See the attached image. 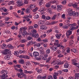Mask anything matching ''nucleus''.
Here are the masks:
<instances>
[{
  "mask_svg": "<svg viewBox=\"0 0 79 79\" xmlns=\"http://www.w3.org/2000/svg\"><path fill=\"white\" fill-rule=\"evenodd\" d=\"M38 10V8H37V7H36L35 9H34L33 10V12H36V11H37Z\"/></svg>",
  "mask_w": 79,
  "mask_h": 79,
  "instance_id": "46",
  "label": "nucleus"
},
{
  "mask_svg": "<svg viewBox=\"0 0 79 79\" xmlns=\"http://www.w3.org/2000/svg\"><path fill=\"white\" fill-rule=\"evenodd\" d=\"M57 56L58 57H59L60 58H62V57H63V56H64V55L61 54H59L57 55Z\"/></svg>",
  "mask_w": 79,
  "mask_h": 79,
  "instance_id": "28",
  "label": "nucleus"
},
{
  "mask_svg": "<svg viewBox=\"0 0 79 79\" xmlns=\"http://www.w3.org/2000/svg\"><path fill=\"white\" fill-rule=\"evenodd\" d=\"M42 4H43V2H42V1H40L39 2V5H40V6H41V5H42Z\"/></svg>",
  "mask_w": 79,
  "mask_h": 79,
  "instance_id": "60",
  "label": "nucleus"
},
{
  "mask_svg": "<svg viewBox=\"0 0 79 79\" xmlns=\"http://www.w3.org/2000/svg\"><path fill=\"white\" fill-rule=\"evenodd\" d=\"M47 11L48 12H49V13H52V10H51V9H48L47 10Z\"/></svg>",
  "mask_w": 79,
  "mask_h": 79,
  "instance_id": "58",
  "label": "nucleus"
},
{
  "mask_svg": "<svg viewBox=\"0 0 79 79\" xmlns=\"http://www.w3.org/2000/svg\"><path fill=\"white\" fill-rule=\"evenodd\" d=\"M58 23V21H53V22H52L51 23V24H56V23Z\"/></svg>",
  "mask_w": 79,
  "mask_h": 79,
  "instance_id": "39",
  "label": "nucleus"
},
{
  "mask_svg": "<svg viewBox=\"0 0 79 79\" xmlns=\"http://www.w3.org/2000/svg\"><path fill=\"white\" fill-rule=\"evenodd\" d=\"M19 53H25V51L20 50L19 52Z\"/></svg>",
  "mask_w": 79,
  "mask_h": 79,
  "instance_id": "48",
  "label": "nucleus"
},
{
  "mask_svg": "<svg viewBox=\"0 0 79 79\" xmlns=\"http://www.w3.org/2000/svg\"><path fill=\"white\" fill-rule=\"evenodd\" d=\"M58 47V46H57V45H56L55 46H53L52 47H51V48H52L53 50L56 51V50H57Z\"/></svg>",
  "mask_w": 79,
  "mask_h": 79,
  "instance_id": "7",
  "label": "nucleus"
},
{
  "mask_svg": "<svg viewBox=\"0 0 79 79\" xmlns=\"http://www.w3.org/2000/svg\"><path fill=\"white\" fill-rule=\"evenodd\" d=\"M28 18H32V15H26L23 17V18H24L25 19Z\"/></svg>",
  "mask_w": 79,
  "mask_h": 79,
  "instance_id": "10",
  "label": "nucleus"
},
{
  "mask_svg": "<svg viewBox=\"0 0 79 79\" xmlns=\"http://www.w3.org/2000/svg\"><path fill=\"white\" fill-rule=\"evenodd\" d=\"M75 27H70V31H73V30H74V29H75Z\"/></svg>",
  "mask_w": 79,
  "mask_h": 79,
  "instance_id": "35",
  "label": "nucleus"
},
{
  "mask_svg": "<svg viewBox=\"0 0 79 79\" xmlns=\"http://www.w3.org/2000/svg\"><path fill=\"white\" fill-rule=\"evenodd\" d=\"M71 12H70V13H69V16H79V13L78 12H76L75 11H72V10H71Z\"/></svg>",
  "mask_w": 79,
  "mask_h": 79,
  "instance_id": "1",
  "label": "nucleus"
},
{
  "mask_svg": "<svg viewBox=\"0 0 79 79\" xmlns=\"http://www.w3.org/2000/svg\"><path fill=\"white\" fill-rule=\"evenodd\" d=\"M9 19H10V18L9 17H6L5 19V21H8Z\"/></svg>",
  "mask_w": 79,
  "mask_h": 79,
  "instance_id": "62",
  "label": "nucleus"
},
{
  "mask_svg": "<svg viewBox=\"0 0 79 79\" xmlns=\"http://www.w3.org/2000/svg\"><path fill=\"white\" fill-rule=\"evenodd\" d=\"M72 6H73L74 8H76V7H77V4L75 3L74 4H72Z\"/></svg>",
  "mask_w": 79,
  "mask_h": 79,
  "instance_id": "41",
  "label": "nucleus"
},
{
  "mask_svg": "<svg viewBox=\"0 0 79 79\" xmlns=\"http://www.w3.org/2000/svg\"><path fill=\"white\" fill-rule=\"evenodd\" d=\"M72 34V31H70V30H68L66 32V36L68 38H69V37L70 35Z\"/></svg>",
  "mask_w": 79,
  "mask_h": 79,
  "instance_id": "6",
  "label": "nucleus"
},
{
  "mask_svg": "<svg viewBox=\"0 0 79 79\" xmlns=\"http://www.w3.org/2000/svg\"><path fill=\"white\" fill-rule=\"evenodd\" d=\"M64 29H68V26H67V25H64L62 27Z\"/></svg>",
  "mask_w": 79,
  "mask_h": 79,
  "instance_id": "27",
  "label": "nucleus"
},
{
  "mask_svg": "<svg viewBox=\"0 0 79 79\" xmlns=\"http://www.w3.org/2000/svg\"><path fill=\"white\" fill-rule=\"evenodd\" d=\"M31 31L33 33H37V30L35 29H33L31 30Z\"/></svg>",
  "mask_w": 79,
  "mask_h": 79,
  "instance_id": "33",
  "label": "nucleus"
},
{
  "mask_svg": "<svg viewBox=\"0 0 79 79\" xmlns=\"http://www.w3.org/2000/svg\"><path fill=\"white\" fill-rule=\"evenodd\" d=\"M61 52V51L60 50H57L56 52L57 54H60Z\"/></svg>",
  "mask_w": 79,
  "mask_h": 79,
  "instance_id": "30",
  "label": "nucleus"
},
{
  "mask_svg": "<svg viewBox=\"0 0 79 79\" xmlns=\"http://www.w3.org/2000/svg\"><path fill=\"white\" fill-rule=\"evenodd\" d=\"M21 42L22 43H25L26 42V40L22 39V40H21Z\"/></svg>",
  "mask_w": 79,
  "mask_h": 79,
  "instance_id": "37",
  "label": "nucleus"
},
{
  "mask_svg": "<svg viewBox=\"0 0 79 79\" xmlns=\"http://www.w3.org/2000/svg\"><path fill=\"white\" fill-rule=\"evenodd\" d=\"M41 75H38L37 77V79H41Z\"/></svg>",
  "mask_w": 79,
  "mask_h": 79,
  "instance_id": "59",
  "label": "nucleus"
},
{
  "mask_svg": "<svg viewBox=\"0 0 79 79\" xmlns=\"http://www.w3.org/2000/svg\"><path fill=\"white\" fill-rule=\"evenodd\" d=\"M15 3H14V1H11L9 2L8 3V5H11L12 4H13L14 5V4Z\"/></svg>",
  "mask_w": 79,
  "mask_h": 79,
  "instance_id": "18",
  "label": "nucleus"
},
{
  "mask_svg": "<svg viewBox=\"0 0 79 79\" xmlns=\"http://www.w3.org/2000/svg\"><path fill=\"white\" fill-rule=\"evenodd\" d=\"M2 10H3L5 12H7V9H6L4 7L1 8Z\"/></svg>",
  "mask_w": 79,
  "mask_h": 79,
  "instance_id": "26",
  "label": "nucleus"
},
{
  "mask_svg": "<svg viewBox=\"0 0 79 79\" xmlns=\"http://www.w3.org/2000/svg\"><path fill=\"white\" fill-rule=\"evenodd\" d=\"M32 63H34L35 64H37L38 65H39V64H40V63L38 62H36L34 61H32Z\"/></svg>",
  "mask_w": 79,
  "mask_h": 79,
  "instance_id": "42",
  "label": "nucleus"
},
{
  "mask_svg": "<svg viewBox=\"0 0 79 79\" xmlns=\"http://www.w3.org/2000/svg\"><path fill=\"white\" fill-rule=\"evenodd\" d=\"M21 33H20L18 35H17V37L18 38H20V39H21L22 38V35H20Z\"/></svg>",
  "mask_w": 79,
  "mask_h": 79,
  "instance_id": "43",
  "label": "nucleus"
},
{
  "mask_svg": "<svg viewBox=\"0 0 79 79\" xmlns=\"http://www.w3.org/2000/svg\"><path fill=\"white\" fill-rule=\"evenodd\" d=\"M40 29L41 30H46L47 29V27L45 25H42L40 26Z\"/></svg>",
  "mask_w": 79,
  "mask_h": 79,
  "instance_id": "5",
  "label": "nucleus"
},
{
  "mask_svg": "<svg viewBox=\"0 0 79 79\" xmlns=\"http://www.w3.org/2000/svg\"><path fill=\"white\" fill-rule=\"evenodd\" d=\"M39 55V52H34L33 53V55L34 56H35V57H36V56H38Z\"/></svg>",
  "mask_w": 79,
  "mask_h": 79,
  "instance_id": "9",
  "label": "nucleus"
},
{
  "mask_svg": "<svg viewBox=\"0 0 79 79\" xmlns=\"http://www.w3.org/2000/svg\"><path fill=\"white\" fill-rule=\"evenodd\" d=\"M71 51V49L69 48H68L67 50H66V52L67 53H70V51Z\"/></svg>",
  "mask_w": 79,
  "mask_h": 79,
  "instance_id": "32",
  "label": "nucleus"
},
{
  "mask_svg": "<svg viewBox=\"0 0 79 79\" xmlns=\"http://www.w3.org/2000/svg\"><path fill=\"white\" fill-rule=\"evenodd\" d=\"M19 63L21 64H24V61L23 60H21L19 61Z\"/></svg>",
  "mask_w": 79,
  "mask_h": 79,
  "instance_id": "25",
  "label": "nucleus"
},
{
  "mask_svg": "<svg viewBox=\"0 0 79 79\" xmlns=\"http://www.w3.org/2000/svg\"><path fill=\"white\" fill-rule=\"evenodd\" d=\"M35 5H31L30 6V8H35Z\"/></svg>",
  "mask_w": 79,
  "mask_h": 79,
  "instance_id": "34",
  "label": "nucleus"
},
{
  "mask_svg": "<svg viewBox=\"0 0 79 79\" xmlns=\"http://www.w3.org/2000/svg\"><path fill=\"white\" fill-rule=\"evenodd\" d=\"M73 43H74V41H73V40H70L69 44H70V45H72Z\"/></svg>",
  "mask_w": 79,
  "mask_h": 79,
  "instance_id": "49",
  "label": "nucleus"
},
{
  "mask_svg": "<svg viewBox=\"0 0 79 79\" xmlns=\"http://www.w3.org/2000/svg\"><path fill=\"white\" fill-rule=\"evenodd\" d=\"M61 35H62V34H60L59 35L57 34L56 35V37L58 39H60V37L61 36Z\"/></svg>",
  "mask_w": 79,
  "mask_h": 79,
  "instance_id": "11",
  "label": "nucleus"
},
{
  "mask_svg": "<svg viewBox=\"0 0 79 79\" xmlns=\"http://www.w3.org/2000/svg\"><path fill=\"white\" fill-rule=\"evenodd\" d=\"M27 39L28 40H31V39H32V40L33 39L32 37H31L30 36H28Z\"/></svg>",
  "mask_w": 79,
  "mask_h": 79,
  "instance_id": "29",
  "label": "nucleus"
},
{
  "mask_svg": "<svg viewBox=\"0 0 79 79\" xmlns=\"http://www.w3.org/2000/svg\"><path fill=\"white\" fill-rule=\"evenodd\" d=\"M41 79H46V76H44L43 77L41 76Z\"/></svg>",
  "mask_w": 79,
  "mask_h": 79,
  "instance_id": "63",
  "label": "nucleus"
},
{
  "mask_svg": "<svg viewBox=\"0 0 79 79\" xmlns=\"http://www.w3.org/2000/svg\"><path fill=\"white\" fill-rule=\"evenodd\" d=\"M46 7H50V4H49V3H48L47 4H46Z\"/></svg>",
  "mask_w": 79,
  "mask_h": 79,
  "instance_id": "57",
  "label": "nucleus"
},
{
  "mask_svg": "<svg viewBox=\"0 0 79 79\" xmlns=\"http://www.w3.org/2000/svg\"><path fill=\"white\" fill-rule=\"evenodd\" d=\"M54 44V45L53 46H55L56 45H57V46H58V47H60V44H58V42L57 43H56Z\"/></svg>",
  "mask_w": 79,
  "mask_h": 79,
  "instance_id": "22",
  "label": "nucleus"
},
{
  "mask_svg": "<svg viewBox=\"0 0 79 79\" xmlns=\"http://www.w3.org/2000/svg\"><path fill=\"white\" fill-rule=\"evenodd\" d=\"M32 44H33V42H32V41H31L28 43L27 46V47H29V45H32Z\"/></svg>",
  "mask_w": 79,
  "mask_h": 79,
  "instance_id": "12",
  "label": "nucleus"
},
{
  "mask_svg": "<svg viewBox=\"0 0 79 79\" xmlns=\"http://www.w3.org/2000/svg\"><path fill=\"white\" fill-rule=\"evenodd\" d=\"M28 27L29 29H34V27L32 26H29Z\"/></svg>",
  "mask_w": 79,
  "mask_h": 79,
  "instance_id": "52",
  "label": "nucleus"
},
{
  "mask_svg": "<svg viewBox=\"0 0 79 79\" xmlns=\"http://www.w3.org/2000/svg\"><path fill=\"white\" fill-rule=\"evenodd\" d=\"M26 34H27V31L26 30H24L23 32L22 35L24 36L25 35H26Z\"/></svg>",
  "mask_w": 79,
  "mask_h": 79,
  "instance_id": "21",
  "label": "nucleus"
},
{
  "mask_svg": "<svg viewBox=\"0 0 79 79\" xmlns=\"http://www.w3.org/2000/svg\"><path fill=\"white\" fill-rule=\"evenodd\" d=\"M2 46H1V47L3 48V49H4V48H5V47H6V44H2Z\"/></svg>",
  "mask_w": 79,
  "mask_h": 79,
  "instance_id": "40",
  "label": "nucleus"
},
{
  "mask_svg": "<svg viewBox=\"0 0 79 79\" xmlns=\"http://www.w3.org/2000/svg\"><path fill=\"white\" fill-rule=\"evenodd\" d=\"M8 49H5L4 51H2V53L4 55H7L8 54Z\"/></svg>",
  "mask_w": 79,
  "mask_h": 79,
  "instance_id": "8",
  "label": "nucleus"
},
{
  "mask_svg": "<svg viewBox=\"0 0 79 79\" xmlns=\"http://www.w3.org/2000/svg\"><path fill=\"white\" fill-rule=\"evenodd\" d=\"M13 39L12 38H10L6 40V42H10V41H11V40H12Z\"/></svg>",
  "mask_w": 79,
  "mask_h": 79,
  "instance_id": "53",
  "label": "nucleus"
},
{
  "mask_svg": "<svg viewBox=\"0 0 79 79\" xmlns=\"http://www.w3.org/2000/svg\"><path fill=\"white\" fill-rule=\"evenodd\" d=\"M17 75L18 76V77H20L21 76V75L19 73H17Z\"/></svg>",
  "mask_w": 79,
  "mask_h": 79,
  "instance_id": "61",
  "label": "nucleus"
},
{
  "mask_svg": "<svg viewBox=\"0 0 79 79\" xmlns=\"http://www.w3.org/2000/svg\"><path fill=\"white\" fill-rule=\"evenodd\" d=\"M61 3L62 4H63V5H66V1H64L61 2Z\"/></svg>",
  "mask_w": 79,
  "mask_h": 79,
  "instance_id": "50",
  "label": "nucleus"
},
{
  "mask_svg": "<svg viewBox=\"0 0 79 79\" xmlns=\"http://www.w3.org/2000/svg\"><path fill=\"white\" fill-rule=\"evenodd\" d=\"M30 64H31V63L29 61H27L26 63V65L27 66H29V65H30Z\"/></svg>",
  "mask_w": 79,
  "mask_h": 79,
  "instance_id": "44",
  "label": "nucleus"
},
{
  "mask_svg": "<svg viewBox=\"0 0 79 79\" xmlns=\"http://www.w3.org/2000/svg\"><path fill=\"white\" fill-rule=\"evenodd\" d=\"M47 54H49L50 53V49H48L46 51Z\"/></svg>",
  "mask_w": 79,
  "mask_h": 79,
  "instance_id": "24",
  "label": "nucleus"
},
{
  "mask_svg": "<svg viewBox=\"0 0 79 79\" xmlns=\"http://www.w3.org/2000/svg\"><path fill=\"white\" fill-rule=\"evenodd\" d=\"M10 56H6V57L5 58V59L6 60H10Z\"/></svg>",
  "mask_w": 79,
  "mask_h": 79,
  "instance_id": "36",
  "label": "nucleus"
},
{
  "mask_svg": "<svg viewBox=\"0 0 79 79\" xmlns=\"http://www.w3.org/2000/svg\"><path fill=\"white\" fill-rule=\"evenodd\" d=\"M71 52H73L74 53H76V52H77V50L75 49L74 48H73L72 49H71Z\"/></svg>",
  "mask_w": 79,
  "mask_h": 79,
  "instance_id": "19",
  "label": "nucleus"
},
{
  "mask_svg": "<svg viewBox=\"0 0 79 79\" xmlns=\"http://www.w3.org/2000/svg\"><path fill=\"white\" fill-rule=\"evenodd\" d=\"M52 31V29H50L48 30L47 31V33H48V34L50 33V32H51Z\"/></svg>",
  "mask_w": 79,
  "mask_h": 79,
  "instance_id": "45",
  "label": "nucleus"
},
{
  "mask_svg": "<svg viewBox=\"0 0 79 79\" xmlns=\"http://www.w3.org/2000/svg\"><path fill=\"white\" fill-rule=\"evenodd\" d=\"M16 3L18 4L17 5L18 6H21L23 5V3L22 4V0H18Z\"/></svg>",
  "mask_w": 79,
  "mask_h": 79,
  "instance_id": "4",
  "label": "nucleus"
},
{
  "mask_svg": "<svg viewBox=\"0 0 79 79\" xmlns=\"http://www.w3.org/2000/svg\"><path fill=\"white\" fill-rule=\"evenodd\" d=\"M39 18V15H35V19H38Z\"/></svg>",
  "mask_w": 79,
  "mask_h": 79,
  "instance_id": "47",
  "label": "nucleus"
},
{
  "mask_svg": "<svg viewBox=\"0 0 79 79\" xmlns=\"http://www.w3.org/2000/svg\"><path fill=\"white\" fill-rule=\"evenodd\" d=\"M26 34H27V31L26 30H24L23 32L22 35L24 36L25 35H26Z\"/></svg>",
  "mask_w": 79,
  "mask_h": 79,
  "instance_id": "20",
  "label": "nucleus"
},
{
  "mask_svg": "<svg viewBox=\"0 0 79 79\" xmlns=\"http://www.w3.org/2000/svg\"><path fill=\"white\" fill-rule=\"evenodd\" d=\"M46 19L48 20H49V19H51V18L49 16H47L46 17Z\"/></svg>",
  "mask_w": 79,
  "mask_h": 79,
  "instance_id": "56",
  "label": "nucleus"
},
{
  "mask_svg": "<svg viewBox=\"0 0 79 79\" xmlns=\"http://www.w3.org/2000/svg\"><path fill=\"white\" fill-rule=\"evenodd\" d=\"M19 58H25V59H30V56H29L21 55L19 56Z\"/></svg>",
  "mask_w": 79,
  "mask_h": 79,
  "instance_id": "3",
  "label": "nucleus"
},
{
  "mask_svg": "<svg viewBox=\"0 0 79 79\" xmlns=\"http://www.w3.org/2000/svg\"><path fill=\"white\" fill-rule=\"evenodd\" d=\"M52 58V56H50L48 59L46 61V63H50V60Z\"/></svg>",
  "mask_w": 79,
  "mask_h": 79,
  "instance_id": "13",
  "label": "nucleus"
},
{
  "mask_svg": "<svg viewBox=\"0 0 79 79\" xmlns=\"http://www.w3.org/2000/svg\"><path fill=\"white\" fill-rule=\"evenodd\" d=\"M75 76L79 77V73H75Z\"/></svg>",
  "mask_w": 79,
  "mask_h": 79,
  "instance_id": "64",
  "label": "nucleus"
},
{
  "mask_svg": "<svg viewBox=\"0 0 79 79\" xmlns=\"http://www.w3.org/2000/svg\"><path fill=\"white\" fill-rule=\"evenodd\" d=\"M21 65L20 64H17L16 66H15V67L16 68H21Z\"/></svg>",
  "mask_w": 79,
  "mask_h": 79,
  "instance_id": "38",
  "label": "nucleus"
},
{
  "mask_svg": "<svg viewBox=\"0 0 79 79\" xmlns=\"http://www.w3.org/2000/svg\"><path fill=\"white\" fill-rule=\"evenodd\" d=\"M26 12L27 13H30V9H29V8H27L26 9Z\"/></svg>",
  "mask_w": 79,
  "mask_h": 79,
  "instance_id": "55",
  "label": "nucleus"
},
{
  "mask_svg": "<svg viewBox=\"0 0 79 79\" xmlns=\"http://www.w3.org/2000/svg\"><path fill=\"white\" fill-rule=\"evenodd\" d=\"M57 16V15H55L51 19H52V20H55V19L56 18V17Z\"/></svg>",
  "mask_w": 79,
  "mask_h": 79,
  "instance_id": "23",
  "label": "nucleus"
},
{
  "mask_svg": "<svg viewBox=\"0 0 79 79\" xmlns=\"http://www.w3.org/2000/svg\"><path fill=\"white\" fill-rule=\"evenodd\" d=\"M20 31L21 32L22 31H26V29H27V28H26L25 27H22L20 28Z\"/></svg>",
  "mask_w": 79,
  "mask_h": 79,
  "instance_id": "17",
  "label": "nucleus"
},
{
  "mask_svg": "<svg viewBox=\"0 0 79 79\" xmlns=\"http://www.w3.org/2000/svg\"><path fill=\"white\" fill-rule=\"evenodd\" d=\"M57 11H61V7L60 6H57Z\"/></svg>",
  "mask_w": 79,
  "mask_h": 79,
  "instance_id": "15",
  "label": "nucleus"
},
{
  "mask_svg": "<svg viewBox=\"0 0 79 79\" xmlns=\"http://www.w3.org/2000/svg\"><path fill=\"white\" fill-rule=\"evenodd\" d=\"M69 66V64L67 63L65 64L64 65V67L65 68H68Z\"/></svg>",
  "mask_w": 79,
  "mask_h": 79,
  "instance_id": "14",
  "label": "nucleus"
},
{
  "mask_svg": "<svg viewBox=\"0 0 79 79\" xmlns=\"http://www.w3.org/2000/svg\"><path fill=\"white\" fill-rule=\"evenodd\" d=\"M33 27H34V28L35 29L36 28H38V27H39V26H38V25H37V24H35L34 25Z\"/></svg>",
  "mask_w": 79,
  "mask_h": 79,
  "instance_id": "31",
  "label": "nucleus"
},
{
  "mask_svg": "<svg viewBox=\"0 0 79 79\" xmlns=\"http://www.w3.org/2000/svg\"><path fill=\"white\" fill-rule=\"evenodd\" d=\"M48 79H53V77L52 76H48Z\"/></svg>",
  "mask_w": 79,
  "mask_h": 79,
  "instance_id": "54",
  "label": "nucleus"
},
{
  "mask_svg": "<svg viewBox=\"0 0 79 79\" xmlns=\"http://www.w3.org/2000/svg\"><path fill=\"white\" fill-rule=\"evenodd\" d=\"M31 35L32 37H34V38H35V39L38 38V37H39V35L38 33H31Z\"/></svg>",
  "mask_w": 79,
  "mask_h": 79,
  "instance_id": "2",
  "label": "nucleus"
},
{
  "mask_svg": "<svg viewBox=\"0 0 79 79\" xmlns=\"http://www.w3.org/2000/svg\"><path fill=\"white\" fill-rule=\"evenodd\" d=\"M7 47L9 48H10V49H13L14 47L12 45L10 44L7 45Z\"/></svg>",
  "mask_w": 79,
  "mask_h": 79,
  "instance_id": "16",
  "label": "nucleus"
},
{
  "mask_svg": "<svg viewBox=\"0 0 79 79\" xmlns=\"http://www.w3.org/2000/svg\"><path fill=\"white\" fill-rule=\"evenodd\" d=\"M64 64V62L61 61H60L58 63V64L60 65V64Z\"/></svg>",
  "mask_w": 79,
  "mask_h": 79,
  "instance_id": "51",
  "label": "nucleus"
}]
</instances>
